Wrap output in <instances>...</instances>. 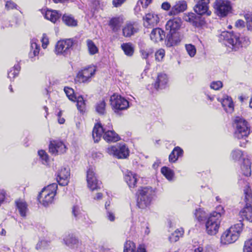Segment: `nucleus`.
<instances>
[{
	"instance_id": "obj_53",
	"label": "nucleus",
	"mask_w": 252,
	"mask_h": 252,
	"mask_svg": "<svg viewBox=\"0 0 252 252\" xmlns=\"http://www.w3.org/2000/svg\"><path fill=\"white\" fill-rule=\"evenodd\" d=\"M245 19L247 21V28L248 31L252 32V16L246 14L245 16Z\"/></svg>"
},
{
	"instance_id": "obj_2",
	"label": "nucleus",
	"mask_w": 252,
	"mask_h": 252,
	"mask_svg": "<svg viewBox=\"0 0 252 252\" xmlns=\"http://www.w3.org/2000/svg\"><path fill=\"white\" fill-rule=\"evenodd\" d=\"M218 212L215 211L211 214L205 222L206 233L210 235H215L219 231L221 220V216L224 213L223 208L220 206L217 207Z\"/></svg>"
},
{
	"instance_id": "obj_39",
	"label": "nucleus",
	"mask_w": 252,
	"mask_h": 252,
	"mask_svg": "<svg viewBox=\"0 0 252 252\" xmlns=\"http://www.w3.org/2000/svg\"><path fill=\"white\" fill-rule=\"evenodd\" d=\"M106 102L104 100H101L97 102L95 106L96 112L100 115H104L105 113Z\"/></svg>"
},
{
	"instance_id": "obj_1",
	"label": "nucleus",
	"mask_w": 252,
	"mask_h": 252,
	"mask_svg": "<svg viewBox=\"0 0 252 252\" xmlns=\"http://www.w3.org/2000/svg\"><path fill=\"white\" fill-rule=\"evenodd\" d=\"M219 40L232 51H237L250 43L249 37L241 36L240 33L234 32H222L219 37Z\"/></svg>"
},
{
	"instance_id": "obj_7",
	"label": "nucleus",
	"mask_w": 252,
	"mask_h": 252,
	"mask_svg": "<svg viewBox=\"0 0 252 252\" xmlns=\"http://www.w3.org/2000/svg\"><path fill=\"white\" fill-rule=\"evenodd\" d=\"M244 191L246 201L250 203L252 202V191L251 187L247 185L244 189ZM240 215L243 219L245 218L247 220L252 222V207L247 204V206L240 211Z\"/></svg>"
},
{
	"instance_id": "obj_29",
	"label": "nucleus",
	"mask_w": 252,
	"mask_h": 252,
	"mask_svg": "<svg viewBox=\"0 0 252 252\" xmlns=\"http://www.w3.org/2000/svg\"><path fill=\"white\" fill-rule=\"evenodd\" d=\"M124 252H146V250L142 246L136 250L135 244L132 241H127L124 245Z\"/></svg>"
},
{
	"instance_id": "obj_42",
	"label": "nucleus",
	"mask_w": 252,
	"mask_h": 252,
	"mask_svg": "<svg viewBox=\"0 0 252 252\" xmlns=\"http://www.w3.org/2000/svg\"><path fill=\"white\" fill-rule=\"evenodd\" d=\"M76 101V106L78 110L81 112H83L85 110L86 104L83 97L81 95L76 96L75 101Z\"/></svg>"
},
{
	"instance_id": "obj_59",
	"label": "nucleus",
	"mask_w": 252,
	"mask_h": 252,
	"mask_svg": "<svg viewBox=\"0 0 252 252\" xmlns=\"http://www.w3.org/2000/svg\"><path fill=\"white\" fill-rule=\"evenodd\" d=\"M41 42L42 43V46L44 49H45L48 44V38L45 34H43Z\"/></svg>"
},
{
	"instance_id": "obj_28",
	"label": "nucleus",
	"mask_w": 252,
	"mask_h": 252,
	"mask_svg": "<svg viewBox=\"0 0 252 252\" xmlns=\"http://www.w3.org/2000/svg\"><path fill=\"white\" fill-rule=\"evenodd\" d=\"M168 82V78L165 74L160 73L158 75L157 80L154 84L156 89H162L165 87Z\"/></svg>"
},
{
	"instance_id": "obj_14",
	"label": "nucleus",
	"mask_w": 252,
	"mask_h": 252,
	"mask_svg": "<svg viewBox=\"0 0 252 252\" xmlns=\"http://www.w3.org/2000/svg\"><path fill=\"white\" fill-rule=\"evenodd\" d=\"M112 126L109 122L107 125L104 124L102 126L100 124H96L93 130V137L94 142H98L101 137L103 132L105 131L113 130Z\"/></svg>"
},
{
	"instance_id": "obj_48",
	"label": "nucleus",
	"mask_w": 252,
	"mask_h": 252,
	"mask_svg": "<svg viewBox=\"0 0 252 252\" xmlns=\"http://www.w3.org/2000/svg\"><path fill=\"white\" fill-rule=\"evenodd\" d=\"M38 154L43 164H47L49 162V158L47 153H46L45 151L41 150L38 151Z\"/></svg>"
},
{
	"instance_id": "obj_30",
	"label": "nucleus",
	"mask_w": 252,
	"mask_h": 252,
	"mask_svg": "<svg viewBox=\"0 0 252 252\" xmlns=\"http://www.w3.org/2000/svg\"><path fill=\"white\" fill-rule=\"evenodd\" d=\"M150 37L155 42L161 41L165 37L164 32L160 28L154 29L150 34Z\"/></svg>"
},
{
	"instance_id": "obj_61",
	"label": "nucleus",
	"mask_w": 252,
	"mask_h": 252,
	"mask_svg": "<svg viewBox=\"0 0 252 252\" xmlns=\"http://www.w3.org/2000/svg\"><path fill=\"white\" fill-rule=\"evenodd\" d=\"M125 0H113V4L114 6L118 7L121 5L122 3L124 2Z\"/></svg>"
},
{
	"instance_id": "obj_19",
	"label": "nucleus",
	"mask_w": 252,
	"mask_h": 252,
	"mask_svg": "<svg viewBox=\"0 0 252 252\" xmlns=\"http://www.w3.org/2000/svg\"><path fill=\"white\" fill-rule=\"evenodd\" d=\"M123 35L126 37H130L139 30L138 25L135 22H127L123 28Z\"/></svg>"
},
{
	"instance_id": "obj_35",
	"label": "nucleus",
	"mask_w": 252,
	"mask_h": 252,
	"mask_svg": "<svg viewBox=\"0 0 252 252\" xmlns=\"http://www.w3.org/2000/svg\"><path fill=\"white\" fill-rule=\"evenodd\" d=\"M183 154V150L179 147H176L169 156V161L170 162H175Z\"/></svg>"
},
{
	"instance_id": "obj_38",
	"label": "nucleus",
	"mask_w": 252,
	"mask_h": 252,
	"mask_svg": "<svg viewBox=\"0 0 252 252\" xmlns=\"http://www.w3.org/2000/svg\"><path fill=\"white\" fill-rule=\"evenodd\" d=\"M121 48L126 56L131 57L133 55L134 49L131 43H123L121 45Z\"/></svg>"
},
{
	"instance_id": "obj_52",
	"label": "nucleus",
	"mask_w": 252,
	"mask_h": 252,
	"mask_svg": "<svg viewBox=\"0 0 252 252\" xmlns=\"http://www.w3.org/2000/svg\"><path fill=\"white\" fill-rule=\"evenodd\" d=\"M244 252H252V238L245 243Z\"/></svg>"
},
{
	"instance_id": "obj_13",
	"label": "nucleus",
	"mask_w": 252,
	"mask_h": 252,
	"mask_svg": "<svg viewBox=\"0 0 252 252\" xmlns=\"http://www.w3.org/2000/svg\"><path fill=\"white\" fill-rule=\"evenodd\" d=\"M203 14H195L193 13H189L184 16V20L189 22L194 27L201 28L205 26L206 21L202 15Z\"/></svg>"
},
{
	"instance_id": "obj_63",
	"label": "nucleus",
	"mask_w": 252,
	"mask_h": 252,
	"mask_svg": "<svg viewBox=\"0 0 252 252\" xmlns=\"http://www.w3.org/2000/svg\"><path fill=\"white\" fill-rule=\"evenodd\" d=\"M102 197V194L101 193H97L96 195V196L94 197V199L99 200L101 199Z\"/></svg>"
},
{
	"instance_id": "obj_5",
	"label": "nucleus",
	"mask_w": 252,
	"mask_h": 252,
	"mask_svg": "<svg viewBox=\"0 0 252 252\" xmlns=\"http://www.w3.org/2000/svg\"><path fill=\"white\" fill-rule=\"evenodd\" d=\"M57 188L58 185L56 183H53L43 188L38 197L40 203L44 206L51 203L56 195Z\"/></svg>"
},
{
	"instance_id": "obj_37",
	"label": "nucleus",
	"mask_w": 252,
	"mask_h": 252,
	"mask_svg": "<svg viewBox=\"0 0 252 252\" xmlns=\"http://www.w3.org/2000/svg\"><path fill=\"white\" fill-rule=\"evenodd\" d=\"M251 162L249 159H244L243 164L241 166L242 173L246 176L251 175Z\"/></svg>"
},
{
	"instance_id": "obj_45",
	"label": "nucleus",
	"mask_w": 252,
	"mask_h": 252,
	"mask_svg": "<svg viewBox=\"0 0 252 252\" xmlns=\"http://www.w3.org/2000/svg\"><path fill=\"white\" fill-rule=\"evenodd\" d=\"M161 172L168 180H171L172 179L174 173L170 168L167 167H163L161 169Z\"/></svg>"
},
{
	"instance_id": "obj_26",
	"label": "nucleus",
	"mask_w": 252,
	"mask_h": 252,
	"mask_svg": "<svg viewBox=\"0 0 252 252\" xmlns=\"http://www.w3.org/2000/svg\"><path fill=\"white\" fill-rule=\"evenodd\" d=\"M181 40V39L178 32H168L165 39V43L167 46L172 47L178 44Z\"/></svg>"
},
{
	"instance_id": "obj_27",
	"label": "nucleus",
	"mask_w": 252,
	"mask_h": 252,
	"mask_svg": "<svg viewBox=\"0 0 252 252\" xmlns=\"http://www.w3.org/2000/svg\"><path fill=\"white\" fill-rule=\"evenodd\" d=\"M139 53L141 57L146 61L147 63H149V58L151 56L153 53L154 50L153 48L144 44H142L140 46Z\"/></svg>"
},
{
	"instance_id": "obj_46",
	"label": "nucleus",
	"mask_w": 252,
	"mask_h": 252,
	"mask_svg": "<svg viewBox=\"0 0 252 252\" xmlns=\"http://www.w3.org/2000/svg\"><path fill=\"white\" fill-rule=\"evenodd\" d=\"M194 215L196 219L200 222L204 220L207 217V214L201 209H196Z\"/></svg>"
},
{
	"instance_id": "obj_10",
	"label": "nucleus",
	"mask_w": 252,
	"mask_h": 252,
	"mask_svg": "<svg viewBox=\"0 0 252 252\" xmlns=\"http://www.w3.org/2000/svg\"><path fill=\"white\" fill-rule=\"evenodd\" d=\"M110 104L115 113H118L120 110L126 109L129 107L128 101L117 94H114L110 96Z\"/></svg>"
},
{
	"instance_id": "obj_31",
	"label": "nucleus",
	"mask_w": 252,
	"mask_h": 252,
	"mask_svg": "<svg viewBox=\"0 0 252 252\" xmlns=\"http://www.w3.org/2000/svg\"><path fill=\"white\" fill-rule=\"evenodd\" d=\"M137 176V174L131 171H127L125 175V180L130 188H133L136 186Z\"/></svg>"
},
{
	"instance_id": "obj_22",
	"label": "nucleus",
	"mask_w": 252,
	"mask_h": 252,
	"mask_svg": "<svg viewBox=\"0 0 252 252\" xmlns=\"http://www.w3.org/2000/svg\"><path fill=\"white\" fill-rule=\"evenodd\" d=\"M144 26L147 28H152L158 23L159 17L154 12H150L143 17Z\"/></svg>"
},
{
	"instance_id": "obj_40",
	"label": "nucleus",
	"mask_w": 252,
	"mask_h": 252,
	"mask_svg": "<svg viewBox=\"0 0 252 252\" xmlns=\"http://www.w3.org/2000/svg\"><path fill=\"white\" fill-rule=\"evenodd\" d=\"M184 230L182 228L178 229L173 233L169 237V240L171 242H177L179 238L183 236L184 234Z\"/></svg>"
},
{
	"instance_id": "obj_18",
	"label": "nucleus",
	"mask_w": 252,
	"mask_h": 252,
	"mask_svg": "<svg viewBox=\"0 0 252 252\" xmlns=\"http://www.w3.org/2000/svg\"><path fill=\"white\" fill-rule=\"evenodd\" d=\"M95 68L94 66H90L79 71L77 78L80 82H86L94 75Z\"/></svg>"
},
{
	"instance_id": "obj_21",
	"label": "nucleus",
	"mask_w": 252,
	"mask_h": 252,
	"mask_svg": "<svg viewBox=\"0 0 252 252\" xmlns=\"http://www.w3.org/2000/svg\"><path fill=\"white\" fill-rule=\"evenodd\" d=\"M63 243L71 249H77L81 243L78 238L73 234H68L64 236Z\"/></svg>"
},
{
	"instance_id": "obj_54",
	"label": "nucleus",
	"mask_w": 252,
	"mask_h": 252,
	"mask_svg": "<svg viewBox=\"0 0 252 252\" xmlns=\"http://www.w3.org/2000/svg\"><path fill=\"white\" fill-rule=\"evenodd\" d=\"M222 87V83L220 81H214L210 85L211 88L215 90H218Z\"/></svg>"
},
{
	"instance_id": "obj_20",
	"label": "nucleus",
	"mask_w": 252,
	"mask_h": 252,
	"mask_svg": "<svg viewBox=\"0 0 252 252\" xmlns=\"http://www.w3.org/2000/svg\"><path fill=\"white\" fill-rule=\"evenodd\" d=\"M182 24L181 18L176 17L168 20L165 25L166 30L169 33L177 32Z\"/></svg>"
},
{
	"instance_id": "obj_44",
	"label": "nucleus",
	"mask_w": 252,
	"mask_h": 252,
	"mask_svg": "<svg viewBox=\"0 0 252 252\" xmlns=\"http://www.w3.org/2000/svg\"><path fill=\"white\" fill-rule=\"evenodd\" d=\"M243 156L242 151L237 149L233 150L230 154V157L234 161H239Z\"/></svg>"
},
{
	"instance_id": "obj_8",
	"label": "nucleus",
	"mask_w": 252,
	"mask_h": 252,
	"mask_svg": "<svg viewBox=\"0 0 252 252\" xmlns=\"http://www.w3.org/2000/svg\"><path fill=\"white\" fill-rule=\"evenodd\" d=\"M187 8V4L186 1L183 0H178L175 2L172 6L167 1L164 2L161 4V8L164 10H170L169 15L174 16L180 13L184 12Z\"/></svg>"
},
{
	"instance_id": "obj_49",
	"label": "nucleus",
	"mask_w": 252,
	"mask_h": 252,
	"mask_svg": "<svg viewBox=\"0 0 252 252\" xmlns=\"http://www.w3.org/2000/svg\"><path fill=\"white\" fill-rule=\"evenodd\" d=\"M185 47L190 57H193L196 53L195 47L191 44H186Z\"/></svg>"
},
{
	"instance_id": "obj_24",
	"label": "nucleus",
	"mask_w": 252,
	"mask_h": 252,
	"mask_svg": "<svg viewBox=\"0 0 252 252\" xmlns=\"http://www.w3.org/2000/svg\"><path fill=\"white\" fill-rule=\"evenodd\" d=\"M218 100L221 103L224 110L228 113H231L234 110V105L232 99L228 95H225L223 98H218Z\"/></svg>"
},
{
	"instance_id": "obj_12",
	"label": "nucleus",
	"mask_w": 252,
	"mask_h": 252,
	"mask_svg": "<svg viewBox=\"0 0 252 252\" xmlns=\"http://www.w3.org/2000/svg\"><path fill=\"white\" fill-rule=\"evenodd\" d=\"M214 8L217 14L221 17L227 15L231 9L230 2L227 0H216Z\"/></svg>"
},
{
	"instance_id": "obj_36",
	"label": "nucleus",
	"mask_w": 252,
	"mask_h": 252,
	"mask_svg": "<svg viewBox=\"0 0 252 252\" xmlns=\"http://www.w3.org/2000/svg\"><path fill=\"white\" fill-rule=\"evenodd\" d=\"M37 40L32 39L31 41V50L29 53L30 57L32 58L39 54L40 46L37 43Z\"/></svg>"
},
{
	"instance_id": "obj_62",
	"label": "nucleus",
	"mask_w": 252,
	"mask_h": 252,
	"mask_svg": "<svg viewBox=\"0 0 252 252\" xmlns=\"http://www.w3.org/2000/svg\"><path fill=\"white\" fill-rule=\"evenodd\" d=\"M5 192L3 190L0 191V204H1L5 199Z\"/></svg>"
},
{
	"instance_id": "obj_6",
	"label": "nucleus",
	"mask_w": 252,
	"mask_h": 252,
	"mask_svg": "<svg viewBox=\"0 0 252 252\" xmlns=\"http://www.w3.org/2000/svg\"><path fill=\"white\" fill-rule=\"evenodd\" d=\"M137 205L140 209H145L151 203L154 191L151 188L145 187L139 190Z\"/></svg>"
},
{
	"instance_id": "obj_33",
	"label": "nucleus",
	"mask_w": 252,
	"mask_h": 252,
	"mask_svg": "<svg viewBox=\"0 0 252 252\" xmlns=\"http://www.w3.org/2000/svg\"><path fill=\"white\" fill-rule=\"evenodd\" d=\"M15 204L20 215L23 217H26L28 210L27 203L24 200L19 199L15 201Z\"/></svg>"
},
{
	"instance_id": "obj_9",
	"label": "nucleus",
	"mask_w": 252,
	"mask_h": 252,
	"mask_svg": "<svg viewBox=\"0 0 252 252\" xmlns=\"http://www.w3.org/2000/svg\"><path fill=\"white\" fill-rule=\"evenodd\" d=\"M106 151L110 155L119 159L126 158L129 156L128 148L126 144L123 143L110 146L107 148Z\"/></svg>"
},
{
	"instance_id": "obj_25",
	"label": "nucleus",
	"mask_w": 252,
	"mask_h": 252,
	"mask_svg": "<svg viewBox=\"0 0 252 252\" xmlns=\"http://www.w3.org/2000/svg\"><path fill=\"white\" fill-rule=\"evenodd\" d=\"M124 22V18L123 16H119L111 18L109 22L108 25L113 32H117L120 30Z\"/></svg>"
},
{
	"instance_id": "obj_23",
	"label": "nucleus",
	"mask_w": 252,
	"mask_h": 252,
	"mask_svg": "<svg viewBox=\"0 0 252 252\" xmlns=\"http://www.w3.org/2000/svg\"><path fill=\"white\" fill-rule=\"evenodd\" d=\"M69 176V169L68 167L62 168L58 173L57 181L59 184L63 186L67 185Z\"/></svg>"
},
{
	"instance_id": "obj_43",
	"label": "nucleus",
	"mask_w": 252,
	"mask_h": 252,
	"mask_svg": "<svg viewBox=\"0 0 252 252\" xmlns=\"http://www.w3.org/2000/svg\"><path fill=\"white\" fill-rule=\"evenodd\" d=\"M64 23L68 26H75L77 25V21L71 16L63 15L62 18Z\"/></svg>"
},
{
	"instance_id": "obj_11",
	"label": "nucleus",
	"mask_w": 252,
	"mask_h": 252,
	"mask_svg": "<svg viewBox=\"0 0 252 252\" xmlns=\"http://www.w3.org/2000/svg\"><path fill=\"white\" fill-rule=\"evenodd\" d=\"M74 44L75 40L72 38L59 41L56 45V54L63 56L66 55L70 52V49Z\"/></svg>"
},
{
	"instance_id": "obj_47",
	"label": "nucleus",
	"mask_w": 252,
	"mask_h": 252,
	"mask_svg": "<svg viewBox=\"0 0 252 252\" xmlns=\"http://www.w3.org/2000/svg\"><path fill=\"white\" fill-rule=\"evenodd\" d=\"M64 91L69 99L72 101H75V99H76V96L74 95V90L72 88L67 87H64Z\"/></svg>"
},
{
	"instance_id": "obj_55",
	"label": "nucleus",
	"mask_w": 252,
	"mask_h": 252,
	"mask_svg": "<svg viewBox=\"0 0 252 252\" xmlns=\"http://www.w3.org/2000/svg\"><path fill=\"white\" fill-rule=\"evenodd\" d=\"M72 213L75 218L78 219L81 215V211L79 206H74L72 208Z\"/></svg>"
},
{
	"instance_id": "obj_57",
	"label": "nucleus",
	"mask_w": 252,
	"mask_h": 252,
	"mask_svg": "<svg viewBox=\"0 0 252 252\" xmlns=\"http://www.w3.org/2000/svg\"><path fill=\"white\" fill-rule=\"evenodd\" d=\"M106 218L111 221H114L115 220L114 213L111 211L107 210L106 212Z\"/></svg>"
},
{
	"instance_id": "obj_50",
	"label": "nucleus",
	"mask_w": 252,
	"mask_h": 252,
	"mask_svg": "<svg viewBox=\"0 0 252 252\" xmlns=\"http://www.w3.org/2000/svg\"><path fill=\"white\" fill-rule=\"evenodd\" d=\"M20 69L19 65H15L8 73V77L11 79L18 75Z\"/></svg>"
},
{
	"instance_id": "obj_34",
	"label": "nucleus",
	"mask_w": 252,
	"mask_h": 252,
	"mask_svg": "<svg viewBox=\"0 0 252 252\" xmlns=\"http://www.w3.org/2000/svg\"><path fill=\"white\" fill-rule=\"evenodd\" d=\"M61 14L59 13L56 10H47L45 12V18L50 20L51 22L55 23L60 18Z\"/></svg>"
},
{
	"instance_id": "obj_41",
	"label": "nucleus",
	"mask_w": 252,
	"mask_h": 252,
	"mask_svg": "<svg viewBox=\"0 0 252 252\" xmlns=\"http://www.w3.org/2000/svg\"><path fill=\"white\" fill-rule=\"evenodd\" d=\"M87 45L89 53L90 55H93L98 52V49L92 40L88 39L87 40Z\"/></svg>"
},
{
	"instance_id": "obj_4",
	"label": "nucleus",
	"mask_w": 252,
	"mask_h": 252,
	"mask_svg": "<svg viewBox=\"0 0 252 252\" xmlns=\"http://www.w3.org/2000/svg\"><path fill=\"white\" fill-rule=\"evenodd\" d=\"M243 227V224L240 221L238 223L226 230L221 236V244L228 245L235 242L238 239L240 233L242 232Z\"/></svg>"
},
{
	"instance_id": "obj_17",
	"label": "nucleus",
	"mask_w": 252,
	"mask_h": 252,
	"mask_svg": "<svg viewBox=\"0 0 252 252\" xmlns=\"http://www.w3.org/2000/svg\"><path fill=\"white\" fill-rule=\"evenodd\" d=\"M196 4L194 7L195 12L199 14H206L209 16L211 11L208 10L210 0H194Z\"/></svg>"
},
{
	"instance_id": "obj_3",
	"label": "nucleus",
	"mask_w": 252,
	"mask_h": 252,
	"mask_svg": "<svg viewBox=\"0 0 252 252\" xmlns=\"http://www.w3.org/2000/svg\"><path fill=\"white\" fill-rule=\"evenodd\" d=\"M234 122L235 127L234 136L238 139H242V141H240V146L241 147H245L248 142L246 138L249 135L250 131L248 122L240 117H236Z\"/></svg>"
},
{
	"instance_id": "obj_58",
	"label": "nucleus",
	"mask_w": 252,
	"mask_h": 252,
	"mask_svg": "<svg viewBox=\"0 0 252 252\" xmlns=\"http://www.w3.org/2000/svg\"><path fill=\"white\" fill-rule=\"evenodd\" d=\"M5 7L8 9H13L16 8L17 5L12 1H7L5 4Z\"/></svg>"
},
{
	"instance_id": "obj_32",
	"label": "nucleus",
	"mask_w": 252,
	"mask_h": 252,
	"mask_svg": "<svg viewBox=\"0 0 252 252\" xmlns=\"http://www.w3.org/2000/svg\"><path fill=\"white\" fill-rule=\"evenodd\" d=\"M103 139L107 142H116L120 139L119 135L114 130L105 131L103 132Z\"/></svg>"
},
{
	"instance_id": "obj_16",
	"label": "nucleus",
	"mask_w": 252,
	"mask_h": 252,
	"mask_svg": "<svg viewBox=\"0 0 252 252\" xmlns=\"http://www.w3.org/2000/svg\"><path fill=\"white\" fill-rule=\"evenodd\" d=\"M87 181L88 187L91 190L97 189L100 188L99 182L94 173V169L90 167L87 172Z\"/></svg>"
},
{
	"instance_id": "obj_15",
	"label": "nucleus",
	"mask_w": 252,
	"mask_h": 252,
	"mask_svg": "<svg viewBox=\"0 0 252 252\" xmlns=\"http://www.w3.org/2000/svg\"><path fill=\"white\" fill-rule=\"evenodd\" d=\"M66 149L63 142L59 140L51 141L49 146V152L55 156L65 153Z\"/></svg>"
},
{
	"instance_id": "obj_64",
	"label": "nucleus",
	"mask_w": 252,
	"mask_h": 252,
	"mask_svg": "<svg viewBox=\"0 0 252 252\" xmlns=\"http://www.w3.org/2000/svg\"><path fill=\"white\" fill-rule=\"evenodd\" d=\"M203 250V249L202 247H199L194 250V252H202Z\"/></svg>"
},
{
	"instance_id": "obj_51",
	"label": "nucleus",
	"mask_w": 252,
	"mask_h": 252,
	"mask_svg": "<svg viewBox=\"0 0 252 252\" xmlns=\"http://www.w3.org/2000/svg\"><path fill=\"white\" fill-rule=\"evenodd\" d=\"M165 56V51L163 49L158 50L155 53L156 60L158 62L162 61Z\"/></svg>"
},
{
	"instance_id": "obj_60",
	"label": "nucleus",
	"mask_w": 252,
	"mask_h": 252,
	"mask_svg": "<svg viewBox=\"0 0 252 252\" xmlns=\"http://www.w3.org/2000/svg\"><path fill=\"white\" fill-rule=\"evenodd\" d=\"M235 26L238 28H241L245 27V22L242 20H238L235 22Z\"/></svg>"
},
{
	"instance_id": "obj_56",
	"label": "nucleus",
	"mask_w": 252,
	"mask_h": 252,
	"mask_svg": "<svg viewBox=\"0 0 252 252\" xmlns=\"http://www.w3.org/2000/svg\"><path fill=\"white\" fill-rule=\"evenodd\" d=\"M152 0H139L137 2L138 6L141 4L143 8H146L149 4L151 3Z\"/></svg>"
}]
</instances>
